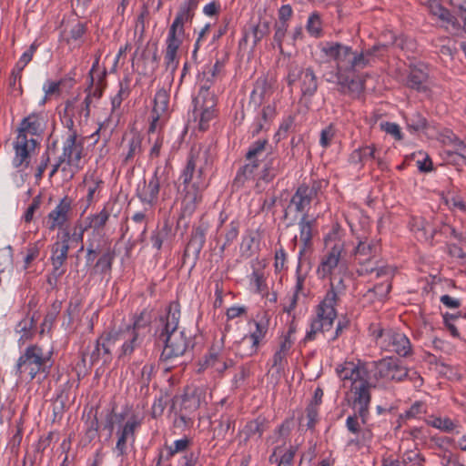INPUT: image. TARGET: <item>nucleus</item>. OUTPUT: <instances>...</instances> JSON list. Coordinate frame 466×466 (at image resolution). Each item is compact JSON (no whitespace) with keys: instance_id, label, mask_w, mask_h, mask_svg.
<instances>
[{"instance_id":"obj_1","label":"nucleus","mask_w":466,"mask_h":466,"mask_svg":"<svg viewBox=\"0 0 466 466\" xmlns=\"http://www.w3.org/2000/svg\"><path fill=\"white\" fill-rule=\"evenodd\" d=\"M208 167V151L192 149L189 152L186 165L179 177L185 187L181 218L191 216L202 202L203 192L209 184L207 177Z\"/></svg>"},{"instance_id":"obj_2","label":"nucleus","mask_w":466,"mask_h":466,"mask_svg":"<svg viewBox=\"0 0 466 466\" xmlns=\"http://www.w3.org/2000/svg\"><path fill=\"white\" fill-rule=\"evenodd\" d=\"M336 372L340 379H405L408 370L393 357L379 361H344L338 365Z\"/></svg>"},{"instance_id":"obj_3","label":"nucleus","mask_w":466,"mask_h":466,"mask_svg":"<svg viewBox=\"0 0 466 466\" xmlns=\"http://www.w3.org/2000/svg\"><path fill=\"white\" fill-rule=\"evenodd\" d=\"M179 318L178 304H171L166 317L161 318L162 329L156 332V341L164 344L161 357L166 360L182 356L188 348L194 347L192 338L186 337L184 330L177 329Z\"/></svg>"},{"instance_id":"obj_4","label":"nucleus","mask_w":466,"mask_h":466,"mask_svg":"<svg viewBox=\"0 0 466 466\" xmlns=\"http://www.w3.org/2000/svg\"><path fill=\"white\" fill-rule=\"evenodd\" d=\"M346 288L341 277L330 278L329 289L316 309V316L311 320L310 329L307 331L305 340H314L317 333L330 330L338 315L336 306L339 296L345 293Z\"/></svg>"},{"instance_id":"obj_5","label":"nucleus","mask_w":466,"mask_h":466,"mask_svg":"<svg viewBox=\"0 0 466 466\" xmlns=\"http://www.w3.org/2000/svg\"><path fill=\"white\" fill-rule=\"evenodd\" d=\"M321 52L329 58L336 62V72L332 75H339L345 72H358L365 68L366 60L362 55H358L350 46L339 42H326L320 48Z\"/></svg>"},{"instance_id":"obj_6","label":"nucleus","mask_w":466,"mask_h":466,"mask_svg":"<svg viewBox=\"0 0 466 466\" xmlns=\"http://www.w3.org/2000/svg\"><path fill=\"white\" fill-rule=\"evenodd\" d=\"M52 364L51 357L45 356L41 347L30 345L17 360L16 373L20 377L35 379L38 375L46 379L50 373Z\"/></svg>"},{"instance_id":"obj_7","label":"nucleus","mask_w":466,"mask_h":466,"mask_svg":"<svg viewBox=\"0 0 466 466\" xmlns=\"http://www.w3.org/2000/svg\"><path fill=\"white\" fill-rule=\"evenodd\" d=\"M253 322L256 327L255 330L249 336L246 335L237 345V352L241 357L255 355L258 352L259 343L268 333L269 319L266 314Z\"/></svg>"},{"instance_id":"obj_8","label":"nucleus","mask_w":466,"mask_h":466,"mask_svg":"<svg viewBox=\"0 0 466 466\" xmlns=\"http://www.w3.org/2000/svg\"><path fill=\"white\" fill-rule=\"evenodd\" d=\"M167 180L168 171L167 167L157 166L148 182L144 181L142 190L137 194V198L142 203L154 207L158 201L161 185L167 183Z\"/></svg>"},{"instance_id":"obj_9","label":"nucleus","mask_w":466,"mask_h":466,"mask_svg":"<svg viewBox=\"0 0 466 466\" xmlns=\"http://www.w3.org/2000/svg\"><path fill=\"white\" fill-rule=\"evenodd\" d=\"M74 122L70 120V134L63 143L62 154L58 157L60 162H64L66 166L74 167L76 170L80 169V161L83 157V141H77L76 130L73 128Z\"/></svg>"},{"instance_id":"obj_10","label":"nucleus","mask_w":466,"mask_h":466,"mask_svg":"<svg viewBox=\"0 0 466 466\" xmlns=\"http://www.w3.org/2000/svg\"><path fill=\"white\" fill-rule=\"evenodd\" d=\"M198 3L199 0H184L178 7L173 23L168 28L167 36L183 41L185 25L188 23H192Z\"/></svg>"},{"instance_id":"obj_11","label":"nucleus","mask_w":466,"mask_h":466,"mask_svg":"<svg viewBox=\"0 0 466 466\" xmlns=\"http://www.w3.org/2000/svg\"><path fill=\"white\" fill-rule=\"evenodd\" d=\"M321 183L313 181L311 185L302 183L295 190L289 202V206H294L296 212L308 213L310 204L318 198Z\"/></svg>"},{"instance_id":"obj_12","label":"nucleus","mask_w":466,"mask_h":466,"mask_svg":"<svg viewBox=\"0 0 466 466\" xmlns=\"http://www.w3.org/2000/svg\"><path fill=\"white\" fill-rule=\"evenodd\" d=\"M354 73L345 72L339 75H332L329 78H327V81L336 82L341 94L348 95L352 98H360L364 92L365 85L364 81L351 76Z\"/></svg>"},{"instance_id":"obj_13","label":"nucleus","mask_w":466,"mask_h":466,"mask_svg":"<svg viewBox=\"0 0 466 466\" xmlns=\"http://www.w3.org/2000/svg\"><path fill=\"white\" fill-rule=\"evenodd\" d=\"M357 380H353L351 390L354 392L355 398L353 405L359 406L358 415L361 419L363 424L367 423L369 417V408L371 400L370 389L373 387L369 380H362L363 382L358 387L355 385Z\"/></svg>"},{"instance_id":"obj_14","label":"nucleus","mask_w":466,"mask_h":466,"mask_svg":"<svg viewBox=\"0 0 466 466\" xmlns=\"http://www.w3.org/2000/svg\"><path fill=\"white\" fill-rule=\"evenodd\" d=\"M72 199L65 196L57 206L47 215V228L51 231L62 228L70 219Z\"/></svg>"},{"instance_id":"obj_15","label":"nucleus","mask_w":466,"mask_h":466,"mask_svg":"<svg viewBox=\"0 0 466 466\" xmlns=\"http://www.w3.org/2000/svg\"><path fill=\"white\" fill-rule=\"evenodd\" d=\"M285 168L284 160L278 155L269 152L263 159L261 170L258 173V180L270 183L281 174Z\"/></svg>"},{"instance_id":"obj_16","label":"nucleus","mask_w":466,"mask_h":466,"mask_svg":"<svg viewBox=\"0 0 466 466\" xmlns=\"http://www.w3.org/2000/svg\"><path fill=\"white\" fill-rule=\"evenodd\" d=\"M384 349L400 357H408L412 353V346L409 338L404 333L392 329H388L387 343Z\"/></svg>"},{"instance_id":"obj_17","label":"nucleus","mask_w":466,"mask_h":466,"mask_svg":"<svg viewBox=\"0 0 466 466\" xmlns=\"http://www.w3.org/2000/svg\"><path fill=\"white\" fill-rule=\"evenodd\" d=\"M39 142L35 138H28L25 135H17L15 142V157L14 163L15 167L24 165L27 167L30 164V155L33 152Z\"/></svg>"},{"instance_id":"obj_18","label":"nucleus","mask_w":466,"mask_h":466,"mask_svg":"<svg viewBox=\"0 0 466 466\" xmlns=\"http://www.w3.org/2000/svg\"><path fill=\"white\" fill-rule=\"evenodd\" d=\"M46 127V119L44 113H31L24 117L17 128L18 135L41 137Z\"/></svg>"},{"instance_id":"obj_19","label":"nucleus","mask_w":466,"mask_h":466,"mask_svg":"<svg viewBox=\"0 0 466 466\" xmlns=\"http://www.w3.org/2000/svg\"><path fill=\"white\" fill-rule=\"evenodd\" d=\"M146 338L138 333H136L126 327L121 328V342L117 354L118 358L130 357L135 350L141 348L142 343Z\"/></svg>"},{"instance_id":"obj_20","label":"nucleus","mask_w":466,"mask_h":466,"mask_svg":"<svg viewBox=\"0 0 466 466\" xmlns=\"http://www.w3.org/2000/svg\"><path fill=\"white\" fill-rule=\"evenodd\" d=\"M206 242V228L198 226L193 228L190 239L184 250L183 259L192 258L194 262L198 259L199 254Z\"/></svg>"},{"instance_id":"obj_21","label":"nucleus","mask_w":466,"mask_h":466,"mask_svg":"<svg viewBox=\"0 0 466 466\" xmlns=\"http://www.w3.org/2000/svg\"><path fill=\"white\" fill-rule=\"evenodd\" d=\"M317 219L315 218H309L308 213L302 214L299 221V238L302 242V247L299 252V258L303 259L306 250L310 248L312 246V238H313V228L316 226Z\"/></svg>"},{"instance_id":"obj_22","label":"nucleus","mask_w":466,"mask_h":466,"mask_svg":"<svg viewBox=\"0 0 466 466\" xmlns=\"http://www.w3.org/2000/svg\"><path fill=\"white\" fill-rule=\"evenodd\" d=\"M343 244L336 243L325 255L318 267L317 273L320 279H324L332 273L340 259Z\"/></svg>"},{"instance_id":"obj_23","label":"nucleus","mask_w":466,"mask_h":466,"mask_svg":"<svg viewBox=\"0 0 466 466\" xmlns=\"http://www.w3.org/2000/svg\"><path fill=\"white\" fill-rule=\"evenodd\" d=\"M152 319V310L146 308L139 313L134 314L132 322L126 328L146 338L151 332Z\"/></svg>"},{"instance_id":"obj_24","label":"nucleus","mask_w":466,"mask_h":466,"mask_svg":"<svg viewBox=\"0 0 466 466\" xmlns=\"http://www.w3.org/2000/svg\"><path fill=\"white\" fill-rule=\"evenodd\" d=\"M183 41L171 36L166 39V49L164 51V64L167 71H170L173 76L178 67L179 57L178 49Z\"/></svg>"},{"instance_id":"obj_25","label":"nucleus","mask_w":466,"mask_h":466,"mask_svg":"<svg viewBox=\"0 0 466 466\" xmlns=\"http://www.w3.org/2000/svg\"><path fill=\"white\" fill-rule=\"evenodd\" d=\"M70 232L65 230L59 240L55 242L51 248L52 265H64L67 259L69 251Z\"/></svg>"},{"instance_id":"obj_26","label":"nucleus","mask_w":466,"mask_h":466,"mask_svg":"<svg viewBox=\"0 0 466 466\" xmlns=\"http://www.w3.org/2000/svg\"><path fill=\"white\" fill-rule=\"evenodd\" d=\"M380 250V248L379 241L373 239L369 241H360L354 249V256L362 267L366 266V262L370 261L372 258H375Z\"/></svg>"},{"instance_id":"obj_27","label":"nucleus","mask_w":466,"mask_h":466,"mask_svg":"<svg viewBox=\"0 0 466 466\" xmlns=\"http://www.w3.org/2000/svg\"><path fill=\"white\" fill-rule=\"evenodd\" d=\"M86 243V262L87 266H90L97 256L100 257L109 242L106 239L105 235L95 233L93 236H89Z\"/></svg>"},{"instance_id":"obj_28","label":"nucleus","mask_w":466,"mask_h":466,"mask_svg":"<svg viewBox=\"0 0 466 466\" xmlns=\"http://www.w3.org/2000/svg\"><path fill=\"white\" fill-rule=\"evenodd\" d=\"M259 164L256 161H248L245 165L241 166L232 181V188L238 190L245 186L248 181L253 180L256 174L258 173Z\"/></svg>"},{"instance_id":"obj_29","label":"nucleus","mask_w":466,"mask_h":466,"mask_svg":"<svg viewBox=\"0 0 466 466\" xmlns=\"http://www.w3.org/2000/svg\"><path fill=\"white\" fill-rule=\"evenodd\" d=\"M115 258L116 251L113 248H111V245L109 243L106 249L102 252L98 259L96 261V263L92 266L91 274H110V272L112 271Z\"/></svg>"},{"instance_id":"obj_30","label":"nucleus","mask_w":466,"mask_h":466,"mask_svg":"<svg viewBox=\"0 0 466 466\" xmlns=\"http://www.w3.org/2000/svg\"><path fill=\"white\" fill-rule=\"evenodd\" d=\"M139 425L136 420H127L123 428L117 431L118 439L116 444V451L118 456L127 454V441L129 437L134 440L135 430Z\"/></svg>"},{"instance_id":"obj_31","label":"nucleus","mask_w":466,"mask_h":466,"mask_svg":"<svg viewBox=\"0 0 466 466\" xmlns=\"http://www.w3.org/2000/svg\"><path fill=\"white\" fill-rule=\"evenodd\" d=\"M427 79L428 73L425 69L419 66H411L407 77L406 85L411 89L419 92H424L427 90V86H425Z\"/></svg>"},{"instance_id":"obj_32","label":"nucleus","mask_w":466,"mask_h":466,"mask_svg":"<svg viewBox=\"0 0 466 466\" xmlns=\"http://www.w3.org/2000/svg\"><path fill=\"white\" fill-rule=\"evenodd\" d=\"M212 350L213 349H211L209 353L205 356L204 360L199 362L198 369V373L207 370H213L218 374H221L228 368V363L220 360L218 353L213 352Z\"/></svg>"},{"instance_id":"obj_33","label":"nucleus","mask_w":466,"mask_h":466,"mask_svg":"<svg viewBox=\"0 0 466 466\" xmlns=\"http://www.w3.org/2000/svg\"><path fill=\"white\" fill-rule=\"evenodd\" d=\"M376 158V147L374 145L360 147L354 149L349 156V163L362 167L370 159Z\"/></svg>"},{"instance_id":"obj_34","label":"nucleus","mask_w":466,"mask_h":466,"mask_svg":"<svg viewBox=\"0 0 466 466\" xmlns=\"http://www.w3.org/2000/svg\"><path fill=\"white\" fill-rule=\"evenodd\" d=\"M268 421L264 417H258L257 419L248 421L244 429L240 431L241 434L245 435L244 441H247L250 438L258 435V438L268 430Z\"/></svg>"},{"instance_id":"obj_35","label":"nucleus","mask_w":466,"mask_h":466,"mask_svg":"<svg viewBox=\"0 0 466 466\" xmlns=\"http://www.w3.org/2000/svg\"><path fill=\"white\" fill-rule=\"evenodd\" d=\"M169 93L165 88L158 89L154 97L152 115L163 116L164 120L168 118Z\"/></svg>"},{"instance_id":"obj_36","label":"nucleus","mask_w":466,"mask_h":466,"mask_svg":"<svg viewBox=\"0 0 466 466\" xmlns=\"http://www.w3.org/2000/svg\"><path fill=\"white\" fill-rule=\"evenodd\" d=\"M301 79V92L303 96H312L318 89V80L311 67L299 70Z\"/></svg>"},{"instance_id":"obj_37","label":"nucleus","mask_w":466,"mask_h":466,"mask_svg":"<svg viewBox=\"0 0 466 466\" xmlns=\"http://www.w3.org/2000/svg\"><path fill=\"white\" fill-rule=\"evenodd\" d=\"M270 89V85L266 76L258 77L254 84V88L250 94V104H253L255 107H258L264 101L265 96Z\"/></svg>"},{"instance_id":"obj_38","label":"nucleus","mask_w":466,"mask_h":466,"mask_svg":"<svg viewBox=\"0 0 466 466\" xmlns=\"http://www.w3.org/2000/svg\"><path fill=\"white\" fill-rule=\"evenodd\" d=\"M200 404L199 397L196 394V390H192L187 386L182 396L180 408L178 410L193 416Z\"/></svg>"},{"instance_id":"obj_39","label":"nucleus","mask_w":466,"mask_h":466,"mask_svg":"<svg viewBox=\"0 0 466 466\" xmlns=\"http://www.w3.org/2000/svg\"><path fill=\"white\" fill-rule=\"evenodd\" d=\"M270 25L271 22L269 20L259 16L258 23L250 26V33L253 36L252 50L270 33Z\"/></svg>"},{"instance_id":"obj_40","label":"nucleus","mask_w":466,"mask_h":466,"mask_svg":"<svg viewBox=\"0 0 466 466\" xmlns=\"http://www.w3.org/2000/svg\"><path fill=\"white\" fill-rule=\"evenodd\" d=\"M113 350L108 347V344L103 339L100 335L96 340V346L91 353L90 359L94 363L99 360H103L104 362L110 361L112 360Z\"/></svg>"},{"instance_id":"obj_41","label":"nucleus","mask_w":466,"mask_h":466,"mask_svg":"<svg viewBox=\"0 0 466 466\" xmlns=\"http://www.w3.org/2000/svg\"><path fill=\"white\" fill-rule=\"evenodd\" d=\"M130 76L128 75L125 76L122 80L119 82V90L111 99L112 112L118 109L122 104V102L127 99L130 93Z\"/></svg>"},{"instance_id":"obj_42","label":"nucleus","mask_w":466,"mask_h":466,"mask_svg":"<svg viewBox=\"0 0 466 466\" xmlns=\"http://www.w3.org/2000/svg\"><path fill=\"white\" fill-rule=\"evenodd\" d=\"M35 319L33 316L32 318H24L21 319L17 325L15 326V332L20 334L19 342L24 343L26 340H29L33 338L35 333Z\"/></svg>"},{"instance_id":"obj_43","label":"nucleus","mask_w":466,"mask_h":466,"mask_svg":"<svg viewBox=\"0 0 466 466\" xmlns=\"http://www.w3.org/2000/svg\"><path fill=\"white\" fill-rule=\"evenodd\" d=\"M109 217L110 212L107 210L106 207H105L99 213L88 217V227L92 228L90 236H93L95 233H97L98 235H104V233H102V229L108 221Z\"/></svg>"},{"instance_id":"obj_44","label":"nucleus","mask_w":466,"mask_h":466,"mask_svg":"<svg viewBox=\"0 0 466 466\" xmlns=\"http://www.w3.org/2000/svg\"><path fill=\"white\" fill-rule=\"evenodd\" d=\"M306 30L309 35L314 38L323 36L322 20L319 12L315 11L309 15L306 24Z\"/></svg>"},{"instance_id":"obj_45","label":"nucleus","mask_w":466,"mask_h":466,"mask_svg":"<svg viewBox=\"0 0 466 466\" xmlns=\"http://www.w3.org/2000/svg\"><path fill=\"white\" fill-rule=\"evenodd\" d=\"M240 222L238 219L232 220L229 224L224 227V238L225 240L220 247V251L229 247L238 238L239 234Z\"/></svg>"},{"instance_id":"obj_46","label":"nucleus","mask_w":466,"mask_h":466,"mask_svg":"<svg viewBox=\"0 0 466 466\" xmlns=\"http://www.w3.org/2000/svg\"><path fill=\"white\" fill-rule=\"evenodd\" d=\"M302 261H303V259L299 258V263H298V266L296 268L295 291H294L293 296L291 297L290 304H289V308L286 309L287 312H289V313L296 308L297 303H298L299 293L300 291H302V289L304 288V282H305L306 277L301 274Z\"/></svg>"},{"instance_id":"obj_47","label":"nucleus","mask_w":466,"mask_h":466,"mask_svg":"<svg viewBox=\"0 0 466 466\" xmlns=\"http://www.w3.org/2000/svg\"><path fill=\"white\" fill-rule=\"evenodd\" d=\"M430 13L446 24L454 25L457 23V18L451 11L439 3L430 5Z\"/></svg>"},{"instance_id":"obj_48","label":"nucleus","mask_w":466,"mask_h":466,"mask_svg":"<svg viewBox=\"0 0 466 466\" xmlns=\"http://www.w3.org/2000/svg\"><path fill=\"white\" fill-rule=\"evenodd\" d=\"M171 232V226L167 220H166L161 228H158L152 232L150 239L152 246L157 250H160L165 239H167Z\"/></svg>"},{"instance_id":"obj_49","label":"nucleus","mask_w":466,"mask_h":466,"mask_svg":"<svg viewBox=\"0 0 466 466\" xmlns=\"http://www.w3.org/2000/svg\"><path fill=\"white\" fill-rule=\"evenodd\" d=\"M268 144V139H258L253 142L245 155L246 160L256 161L259 164V156L266 150Z\"/></svg>"},{"instance_id":"obj_50","label":"nucleus","mask_w":466,"mask_h":466,"mask_svg":"<svg viewBox=\"0 0 466 466\" xmlns=\"http://www.w3.org/2000/svg\"><path fill=\"white\" fill-rule=\"evenodd\" d=\"M388 46H389L387 44H377L365 51L358 53V55H362L366 60L365 68L374 62V57L383 56V54L388 50Z\"/></svg>"},{"instance_id":"obj_51","label":"nucleus","mask_w":466,"mask_h":466,"mask_svg":"<svg viewBox=\"0 0 466 466\" xmlns=\"http://www.w3.org/2000/svg\"><path fill=\"white\" fill-rule=\"evenodd\" d=\"M408 128L414 132H419L426 129L428 122L427 119L419 112H414L406 117Z\"/></svg>"},{"instance_id":"obj_52","label":"nucleus","mask_w":466,"mask_h":466,"mask_svg":"<svg viewBox=\"0 0 466 466\" xmlns=\"http://www.w3.org/2000/svg\"><path fill=\"white\" fill-rule=\"evenodd\" d=\"M61 309V302L55 301L52 306L51 309L46 313V315L44 318V320L41 324V333H44L46 329L49 331L56 321Z\"/></svg>"},{"instance_id":"obj_53","label":"nucleus","mask_w":466,"mask_h":466,"mask_svg":"<svg viewBox=\"0 0 466 466\" xmlns=\"http://www.w3.org/2000/svg\"><path fill=\"white\" fill-rule=\"evenodd\" d=\"M193 416L184 413L180 410L175 411V418L173 420V427L180 431H184L193 426Z\"/></svg>"},{"instance_id":"obj_54","label":"nucleus","mask_w":466,"mask_h":466,"mask_svg":"<svg viewBox=\"0 0 466 466\" xmlns=\"http://www.w3.org/2000/svg\"><path fill=\"white\" fill-rule=\"evenodd\" d=\"M391 38V45L395 46L396 47L400 48L402 51L413 53L416 49V42L414 41V39L410 37H408L404 35L399 36H395L392 35Z\"/></svg>"},{"instance_id":"obj_55","label":"nucleus","mask_w":466,"mask_h":466,"mask_svg":"<svg viewBox=\"0 0 466 466\" xmlns=\"http://www.w3.org/2000/svg\"><path fill=\"white\" fill-rule=\"evenodd\" d=\"M101 335L113 351L115 349L119 348V343L121 342V328L106 329Z\"/></svg>"},{"instance_id":"obj_56","label":"nucleus","mask_w":466,"mask_h":466,"mask_svg":"<svg viewBox=\"0 0 466 466\" xmlns=\"http://www.w3.org/2000/svg\"><path fill=\"white\" fill-rule=\"evenodd\" d=\"M45 243L43 240H37L34 243H29L26 248V255L25 257V268H27L30 264L38 258L41 248Z\"/></svg>"},{"instance_id":"obj_57","label":"nucleus","mask_w":466,"mask_h":466,"mask_svg":"<svg viewBox=\"0 0 466 466\" xmlns=\"http://www.w3.org/2000/svg\"><path fill=\"white\" fill-rule=\"evenodd\" d=\"M414 223L412 224V228L415 231H420L422 233V237L428 240H432L434 236L437 234L438 230L436 228H432L431 230L430 235L428 236V231L430 228L429 222H427L423 218H413Z\"/></svg>"},{"instance_id":"obj_58","label":"nucleus","mask_w":466,"mask_h":466,"mask_svg":"<svg viewBox=\"0 0 466 466\" xmlns=\"http://www.w3.org/2000/svg\"><path fill=\"white\" fill-rule=\"evenodd\" d=\"M87 30L86 24L77 21L72 25L68 32V36L66 38L67 44L76 42L82 39Z\"/></svg>"},{"instance_id":"obj_59","label":"nucleus","mask_w":466,"mask_h":466,"mask_svg":"<svg viewBox=\"0 0 466 466\" xmlns=\"http://www.w3.org/2000/svg\"><path fill=\"white\" fill-rule=\"evenodd\" d=\"M142 152V138L140 136H134L128 143V151L125 157L124 162L128 163L135 156L139 155Z\"/></svg>"},{"instance_id":"obj_60","label":"nucleus","mask_w":466,"mask_h":466,"mask_svg":"<svg viewBox=\"0 0 466 466\" xmlns=\"http://www.w3.org/2000/svg\"><path fill=\"white\" fill-rule=\"evenodd\" d=\"M131 219L137 225V229L140 231V234L137 238V241L144 242L146 239V234L147 230V223L146 220L145 213L137 212L132 216Z\"/></svg>"},{"instance_id":"obj_61","label":"nucleus","mask_w":466,"mask_h":466,"mask_svg":"<svg viewBox=\"0 0 466 466\" xmlns=\"http://www.w3.org/2000/svg\"><path fill=\"white\" fill-rule=\"evenodd\" d=\"M66 79H60L59 81H47L46 84L44 85L43 89L45 91V97L42 100V104H45L47 97L56 95L59 96L61 93V86L64 85Z\"/></svg>"},{"instance_id":"obj_62","label":"nucleus","mask_w":466,"mask_h":466,"mask_svg":"<svg viewBox=\"0 0 466 466\" xmlns=\"http://www.w3.org/2000/svg\"><path fill=\"white\" fill-rule=\"evenodd\" d=\"M199 451H187L178 460L177 466H201L199 461Z\"/></svg>"},{"instance_id":"obj_63","label":"nucleus","mask_w":466,"mask_h":466,"mask_svg":"<svg viewBox=\"0 0 466 466\" xmlns=\"http://www.w3.org/2000/svg\"><path fill=\"white\" fill-rule=\"evenodd\" d=\"M295 333V328L290 326L289 328V330L286 334H283L279 338V347L277 350L278 352H280L281 354L288 355L289 350L291 349L293 345V340L291 339V336Z\"/></svg>"},{"instance_id":"obj_64","label":"nucleus","mask_w":466,"mask_h":466,"mask_svg":"<svg viewBox=\"0 0 466 466\" xmlns=\"http://www.w3.org/2000/svg\"><path fill=\"white\" fill-rule=\"evenodd\" d=\"M447 161L456 167L466 166V151L448 150Z\"/></svg>"}]
</instances>
